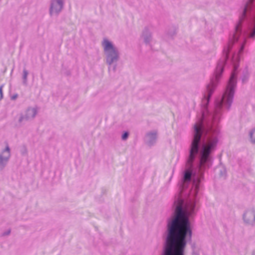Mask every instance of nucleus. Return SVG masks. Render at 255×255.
I'll list each match as a JSON object with an SVG mask.
<instances>
[{"label": "nucleus", "mask_w": 255, "mask_h": 255, "mask_svg": "<svg viewBox=\"0 0 255 255\" xmlns=\"http://www.w3.org/2000/svg\"><path fill=\"white\" fill-rule=\"evenodd\" d=\"M26 153V150L25 148L24 149V151L22 152V154L24 155Z\"/></svg>", "instance_id": "f3484780"}, {"label": "nucleus", "mask_w": 255, "mask_h": 255, "mask_svg": "<svg viewBox=\"0 0 255 255\" xmlns=\"http://www.w3.org/2000/svg\"><path fill=\"white\" fill-rule=\"evenodd\" d=\"M2 87L3 86L0 87V100L2 99L3 98Z\"/></svg>", "instance_id": "2eb2a0df"}, {"label": "nucleus", "mask_w": 255, "mask_h": 255, "mask_svg": "<svg viewBox=\"0 0 255 255\" xmlns=\"http://www.w3.org/2000/svg\"><path fill=\"white\" fill-rule=\"evenodd\" d=\"M172 175L171 176L170 178V180H171V179L172 178Z\"/></svg>", "instance_id": "6ab92c4d"}, {"label": "nucleus", "mask_w": 255, "mask_h": 255, "mask_svg": "<svg viewBox=\"0 0 255 255\" xmlns=\"http://www.w3.org/2000/svg\"><path fill=\"white\" fill-rule=\"evenodd\" d=\"M141 37L146 44H150L152 41V35L151 28L150 27L146 26L144 28L142 31Z\"/></svg>", "instance_id": "423d86ee"}, {"label": "nucleus", "mask_w": 255, "mask_h": 255, "mask_svg": "<svg viewBox=\"0 0 255 255\" xmlns=\"http://www.w3.org/2000/svg\"><path fill=\"white\" fill-rule=\"evenodd\" d=\"M11 156L10 149L8 145L0 152V170H2L7 165Z\"/></svg>", "instance_id": "7ed1b4c3"}, {"label": "nucleus", "mask_w": 255, "mask_h": 255, "mask_svg": "<svg viewBox=\"0 0 255 255\" xmlns=\"http://www.w3.org/2000/svg\"><path fill=\"white\" fill-rule=\"evenodd\" d=\"M64 4V0H50L49 9L50 15L58 16L62 11Z\"/></svg>", "instance_id": "f03ea898"}, {"label": "nucleus", "mask_w": 255, "mask_h": 255, "mask_svg": "<svg viewBox=\"0 0 255 255\" xmlns=\"http://www.w3.org/2000/svg\"><path fill=\"white\" fill-rule=\"evenodd\" d=\"M101 45L103 49L106 63L110 71L113 64L118 63L120 59V52L118 47L107 38H103Z\"/></svg>", "instance_id": "f257e3e1"}, {"label": "nucleus", "mask_w": 255, "mask_h": 255, "mask_svg": "<svg viewBox=\"0 0 255 255\" xmlns=\"http://www.w3.org/2000/svg\"><path fill=\"white\" fill-rule=\"evenodd\" d=\"M250 141L251 143H255V128L252 129L249 133Z\"/></svg>", "instance_id": "1a4fd4ad"}, {"label": "nucleus", "mask_w": 255, "mask_h": 255, "mask_svg": "<svg viewBox=\"0 0 255 255\" xmlns=\"http://www.w3.org/2000/svg\"><path fill=\"white\" fill-rule=\"evenodd\" d=\"M28 75V71L25 69H24L23 70L22 80H23V84L25 85H27Z\"/></svg>", "instance_id": "9d476101"}, {"label": "nucleus", "mask_w": 255, "mask_h": 255, "mask_svg": "<svg viewBox=\"0 0 255 255\" xmlns=\"http://www.w3.org/2000/svg\"><path fill=\"white\" fill-rule=\"evenodd\" d=\"M28 121V119L26 118V116L24 114H20L19 115L16 126L17 127H21L24 124L25 122Z\"/></svg>", "instance_id": "6e6552de"}, {"label": "nucleus", "mask_w": 255, "mask_h": 255, "mask_svg": "<svg viewBox=\"0 0 255 255\" xmlns=\"http://www.w3.org/2000/svg\"><path fill=\"white\" fill-rule=\"evenodd\" d=\"M128 135H129V133H128V131H126V132H125L123 134V135H122V140H126L128 139Z\"/></svg>", "instance_id": "f8f14e48"}, {"label": "nucleus", "mask_w": 255, "mask_h": 255, "mask_svg": "<svg viewBox=\"0 0 255 255\" xmlns=\"http://www.w3.org/2000/svg\"><path fill=\"white\" fill-rule=\"evenodd\" d=\"M10 233H11V230L10 229H8L6 231H5L3 233H2L1 234L0 236L1 237L7 236L10 235Z\"/></svg>", "instance_id": "ddd939ff"}, {"label": "nucleus", "mask_w": 255, "mask_h": 255, "mask_svg": "<svg viewBox=\"0 0 255 255\" xmlns=\"http://www.w3.org/2000/svg\"><path fill=\"white\" fill-rule=\"evenodd\" d=\"M117 68V63H115L112 64L111 68L110 71L109 72L110 73L111 71H112L114 73H115Z\"/></svg>", "instance_id": "9b49d317"}, {"label": "nucleus", "mask_w": 255, "mask_h": 255, "mask_svg": "<svg viewBox=\"0 0 255 255\" xmlns=\"http://www.w3.org/2000/svg\"><path fill=\"white\" fill-rule=\"evenodd\" d=\"M225 172H226L225 170L224 169L223 173H222V172H221L222 176H223L224 174L225 173Z\"/></svg>", "instance_id": "a211bd4d"}, {"label": "nucleus", "mask_w": 255, "mask_h": 255, "mask_svg": "<svg viewBox=\"0 0 255 255\" xmlns=\"http://www.w3.org/2000/svg\"><path fill=\"white\" fill-rule=\"evenodd\" d=\"M157 139V132L156 130H152L147 132L144 137V142L149 146H153L156 142Z\"/></svg>", "instance_id": "39448f33"}, {"label": "nucleus", "mask_w": 255, "mask_h": 255, "mask_svg": "<svg viewBox=\"0 0 255 255\" xmlns=\"http://www.w3.org/2000/svg\"><path fill=\"white\" fill-rule=\"evenodd\" d=\"M1 0H0V1H1Z\"/></svg>", "instance_id": "aec40b11"}, {"label": "nucleus", "mask_w": 255, "mask_h": 255, "mask_svg": "<svg viewBox=\"0 0 255 255\" xmlns=\"http://www.w3.org/2000/svg\"><path fill=\"white\" fill-rule=\"evenodd\" d=\"M37 114V109L36 108L28 107L25 111L24 114L26 116V118L29 121L32 120L35 118Z\"/></svg>", "instance_id": "0eeeda50"}, {"label": "nucleus", "mask_w": 255, "mask_h": 255, "mask_svg": "<svg viewBox=\"0 0 255 255\" xmlns=\"http://www.w3.org/2000/svg\"><path fill=\"white\" fill-rule=\"evenodd\" d=\"M244 222L248 225H255V209H251L246 210L243 217Z\"/></svg>", "instance_id": "20e7f679"}, {"label": "nucleus", "mask_w": 255, "mask_h": 255, "mask_svg": "<svg viewBox=\"0 0 255 255\" xmlns=\"http://www.w3.org/2000/svg\"><path fill=\"white\" fill-rule=\"evenodd\" d=\"M249 76L248 75H245L243 77L242 80L243 83H246L248 80Z\"/></svg>", "instance_id": "4468645a"}, {"label": "nucleus", "mask_w": 255, "mask_h": 255, "mask_svg": "<svg viewBox=\"0 0 255 255\" xmlns=\"http://www.w3.org/2000/svg\"><path fill=\"white\" fill-rule=\"evenodd\" d=\"M17 98V95L16 94V95H13V96H12L11 97V99L12 100H15Z\"/></svg>", "instance_id": "dca6fc26"}]
</instances>
